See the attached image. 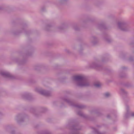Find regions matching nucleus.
I'll list each match as a JSON object with an SVG mask.
<instances>
[{
    "label": "nucleus",
    "mask_w": 134,
    "mask_h": 134,
    "mask_svg": "<svg viewBox=\"0 0 134 134\" xmlns=\"http://www.w3.org/2000/svg\"><path fill=\"white\" fill-rule=\"evenodd\" d=\"M76 106L80 108H83L82 106L80 105H77Z\"/></svg>",
    "instance_id": "nucleus-15"
},
{
    "label": "nucleus",
    "mask_w": 134,
    "mask_h": 134,
    "mask_svg": "<svg viewBox=\"0 0 134 134\" xmlns=\"http://www.w3.org/2000/svg\"><path fill=\"white\" fill-rule=\"evenodd\" d=\"M0 74L5 77L9 78L10 79H12L13 78V76L11 74L6 71H0Z\"/></svg>",
    "instance_id": "nucleus-3"
},
{
    "label": "nucleus",
    "mask_w": 134,
    "mask_h": 134,
    "mask_svg": "<svg viewBox=\"0 0 134 134\" xmlns=\"http://www.w3.org/2000/svg\"><path fill=\"white\" fill-rule=\"evenodd\" d=\"M93 129H94V132L95 133L97 134H102V133L100 132H99L98 130L94 128H93Z\"/></svg>",
    "instance_id": "nucleus-11"
},
{
    "label": "nucleus",
    "mask_w": 134,
    "mask_h": 134,
    "mask_svg": "<svg viewBox=\"0 0 134 134\" xmlns=\"http://www.w3.org/2000/svg\"><path fill=\"white\" fill-rule=\"evenodd\" d=\"M121 91H122V94H125L127 93V92L123 90H122Z\"/></svg>",
    "instance_id": "nucleus-14"
},
{
    "label": "nucleus",
    "mask_w": 134,
    "mask_h": 134,
    "mask_svg": "<svg viewBox=\"0 0 134 134\" xmlns=\"http://www.w3.org/2000/svg\"><path fill=\"white\" fill-rule=\"evenodd\" d=\"M67 102L69 103H71V102L69 100H67Z\"/></svg>",
    "instance_id": "nucleus-18"
},
{
    "label": "nucleus",
    "mask_w": 134,
    "mask_h": 134,
    "mask_svg": "<svg viewBox=\"0 0 134 134\" xmlns=\"http://www.w3.org/2000/svg\"><path fill=\"white\" fill-rule=\"evenodd\" d=\"M127 114H126V115H125V117L126 118H127L128 117V116H127Z\"/></svg>",
    "instance_id": "nucleus-20"
},
{
    "label": "nucleus",
    "mask_w": 134,
    "mask_h": 134,
    "mask_svg": "<svg viewBox=\"0 0 134 134\" xmlns=\"http://www.w3.org/2000/svg\"><path fill=\"white\" fill-rule=\"evenodd\" d=\"M106 41L108 42H111V40L109 38H105V39Z\"/></svg>",
    "instance_id": "nucleus-13"
},
{
    "label": "nucleus",
    "mask_w": 134,
    "mask_h": 134,
    "mask_svg": "<svg viewBox=\"0 0 134 134\" xmlns=\"http://www.w3.org/2000/svg\"><path fill=\"white\" fill-rule=\"evenodd\" d=\"M42 134H51V133L48 131H44L43 132Z\"/></svg>",
    "instance_id": "nucleus-12"
},
{
    "label": "nucleus",
    "mask_w": 134,
    "mask_h": 134,
    "mask_svg": "<svg viewBox=\"0 0 134 134\" xmlns=\"http://www.w3.org/2000/svg\"><path fill=\"white\" fill-rule=\"evenodd\" d=\"M130 115L134 117V112H132L130 114Z\"/></svg>",
    "instance_id": "nucleus-17"
},
{
    "label": "nucleus",
    "mask_w": 134,
    "mask_h": 134,
    "mask_svg": "<svg viewBox=\"0 0 134 134\" xmlns=\"http://www.w3.org/2000/svg\"><path fill=\"white\" fill-rule=\"evenodd\" d=\"M124 31H127L129 30V27L126 25V24L123 21L118 22V29Z\"/></svg>",
    "instance_id": "nucleus-2"
},
{
    "label": "nucleus",
    "mask_w": 134,
    "mask_h": 134,
    "mask_svg": "<svg viewBox=\"0 0 134 134\" xmlns=\"http://www.w3.org/2000/svg\"><path fill=\"white\" fill-rule=\"evenodd\" d=\"M36 90L41 94L47 96H49L51 95V94L50 92L44 90H37L36 89Z\"/></svg>",
    "instance_id": "nucleus-4"
},
{
    "label": "nucleus",
    "mask_w": 134,
    "mask_h": 134,
    "mask_svg": "<svg viewBox=\"0 0 134 134\" xmlns=\"http://www.w3.org/2000/svg\"><path fill=\"white\" fill-rule=\"evenodd\" d=\"M78 114L79 115H80V116H82L83 115V113L81 112H79L78 113Z\"/></svg>",
    "instance_id": "nucleus-16"
},
{
    "label": "nucleus",
    "mask_w": 134,
    "mask_h": 134,
    "mask_svg": "<svg viewBox=\"0 0 134 134\" xmlns=\"http://www.w3.org/2000/svg\"><path fill=\"white\" fill-rule=\"evenodd\" d=\"M23 117L22 115L19 114L17 115L15 117V120L18 123H19L23 121Z\"/></svg>",
    "instance_id": "nucleus-5"
},
{
    "label": "nucleus",
    "mask_w": 134,
    "mask_h": 134,
    "mask_svg": "<svg viewBox=\"0 0 134 134\" xmlns=\"http://www.w3.org/2000/svg\"><path fill=\"white\" fill-rule=\"evenodd\" d=\"M104 96L106 97H108L110 96V94L109 93L106 92L104 94Z\"/></svg>",
    "instance_id": "nucleus-10"
},
{
    "label": "nucleus",
    "mask_w": 134,
    "mask_h": 134,
    "mask_svg": "<svg viewBox=\"0 0 134 134\" xmlns=\"http://www.w3.org/2000/svg\"><path fill=\"white\" fill-rule=\"evenodd\" d=\"M29 97V94L27 93L24 94L22 96V98L24 99H27Z\"/></svg>",
    "instance_id": "nucleus-8"
},
{
    "label": "nucleus",
    "mask_w": 134,
    "mask_h": 134,
    "mask_svg": "<svg viewBox=\"0 0 134 134\" xmlns=\"http://www.w3.org/2000/svg\"><path fill=\"white\" fill-rule=\"evenodd\" d=\"M99 66V65L96 62L92 63L90 65V68H96Z\"/></svg>",
    "instance_id": "nucleus-6"
},
{
    "label": "nucleus",
    "mask_w": 134,
    "mask_h": 134,
    "mask_svg": "<svg viewBox=\"0 0 134 134\" xmlns=\"http://www.w3.org/2000/svg\"><path fill=\"white\" fill-rule=\"evenodd\" d=\"M73 79L76 82L77 85L79 86H87L89 85V83L86 78L82 75L74 76L73 77Z\"/></svg>",
    "instance_id": "nucleus-1"
},
{
    "label": "nucleus",
    "mask_w": 134,
    "mask_h": 134,
    "mask_svg": "<svg viewBox=\"0 0 134 134\" xmlns=\"http://www.w3.org/2000/svg\"><path fill=\"white\" fill-rule=\"evenodd\" d=\"M67 0H61V1L62 2H65L66 1H67Z\"/></svg>",
    "instance_id": "nucleus-19"
},
{
    "label": "nucleus",
    "mask_w": 134,
    "mask_h": 134,
    "mask_svg": "<svg viewBox=\"0 0 134 134\" xmlns=\"http://www.w3.org/2000/svg\"><path fill=\"white\" fill-rule=\"evenodd\" d=\"M102 85V84L100 82H98L95 83L94 85V86L97 87H100Z\"/></svg>",
    "instance_id": "nucleus-9"
},
{
    "label": "nucleus",
    "mask_w": 134,
    "mask_h": 134,
    "mask_svg": "<svg viewBox=\"0 0 134 134\" xmlns=\"http://www.w3.org/2000/svg\"><path fill=\"white\" fill-rule=\"evenodd\" d=\"M92 42L94 44H95L97 42V39L96 37H92L91 39Z\"/></svg>",
    "instance_id": "nucleus-7"
}]
</instances>
